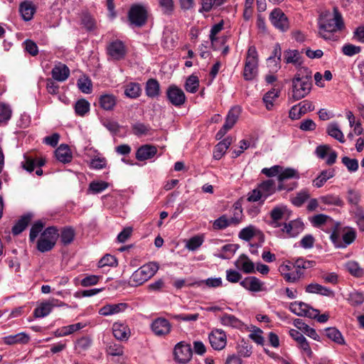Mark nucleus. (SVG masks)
Masks as SVG:
<instances>
[{
  "label": "nucleus",
  "mask_w": 364,
  "mask_h": 364,
  "mask_svg": "<svg viewBox=\"0 0 364 364\" xmlns=\"http://www.w3.org/2000/svg\"><path fill=\"white\" fill-rule=\"evenodd\" d=\"M318 26L320 37L334 41V33L343 28L342 16L336 10L333 16L329 12L322 13L318 19Z\"/></svg>",
  "instance_id": "nucleus-1"
},
{
  "label": "nucleus",
  "mask_w": 364,
  "mask_h": 364,
  "mask_svg": "<svg viewBox=\"0 0 364 364\" xmlns=\"http://www.w3.org/2000/svg\"><path fill=\"white\" fill-rule=\"evenodd\" d=\"M312 87V72L305 67L299 69L292 80L293 97L297 100L306 97Z\"/></svg>",
  "instance_id": "nucleus-2"
},
{
  "label": "nucleus",
  "mask_w": 364,
  "mask_h": 364,
  "mask_svg": "<svg viewBox=\"0 0 364 364\" xmlns=\"http://www.w3.org/2000/svg\"><path fill=\"white\" fill-rule=\"evenodd\" d=\"M158 269L159 264L156 262H149L143 265L132 274L129 284L134 287L141 285L151 278Z\"/></svg>",
  "instance_id": "nucleus-3"
},
{
  "label": "nucleus",
  "mask_w": 364,
  "mask_h": 364,
  "mask_svg": "<svg viewBox=\"0 0 364 364\" xmlns=\"http://www.w3.org/2000/svg\"><path fill=\"white\" fill-rule=\"evenodd\" d=\"M258 71V54L255 46H250L247 50L243 76L246 80H253Z\"/></svg>",
  "instance_id": "nucleus-4"
},
{
  "label": "nucleus",
  "mask_w": 364,
  "mask_h": 364,
  "mask_svg": "<svg viewBox=\"0 0 364 364\" xmlns=\"http://www.w3.org/2000/svg\"><path fill=\"white\" fill-rule=\"evenodd\" d=\"M147 17V9L141 4L132 5L128 13V19L130 23L136 27H141L145 25Z\"/></svg>",
  "instance_id": "nucleus-5"
},
{
  "label": "nucleus",
  "mask_w": 364,
  "mask_h": 364,
  "mask_svg": "<svg viewBox=\"0 0 364 364\" xmlns=\"http://www.w3.org/2000/svg\"><path fill=\"white\" fill-rule=\"evenodd\" d=\"M289 309L294 314L300 316H306L310 318H316L319 311L310 307L308 304L301 301L291 303Z\"/></svg>",
  "instance_id": "nucleus-6"
},
{
  "label": "nucleus",
  "mask_w": 364,
  "mask_h": 364,
  "mask_svg": "<svg viewBox=\"0 0 364 364\" xmlns=\"http://www.w3.org/2000/svg\"><path fill=\"white\" fill-rule=\"evenodd\" d=\"M293 178H299V175L295 169L288 168L282 172L280 171V173H279L278 178H277V179L279 182V184L277 187V190L278 191L286 190L287 191H292L296 186L297 183L296 182H294L292 183V185H287L284 183V181L287 179Z\"/></svg>",
  "instance_id": "nucleus-7"
},
{
  "label": "nucleus",
  "mask_w": 364,
  "mask_h": 364,
  "mask_svg": "<svg viewBox=\"0 0 364 364\" xmlns=\"http://www.w3.org/2000/svg\"><path fill=\"white\" fill-rule=\"evenodd\" d=\"M107 53L112 60H120L126 55V46L122 41H113L108 44L107 47Z\"/></svg>",
  "instance_id": "nucleus-8"
},
{
  "label": "nucleus",
  "mask_w": 364,
  "mask_h": 364,
  "mask_svg": "<svg viewBox=\"0 0 364 364\" xmlns=\"http://www.w3.org/2000/svg\"><path fill=\"white\" fill-rule=\"evenodd\" d=\"M269 20L273 26L281 31H286L289 27L287 16L279 8L274 9L271 12Z\"/></svg>",
  "instance_id": "nucleus-9"
},
{
  "label": "nucleus",
  "mask_w": 364,
  "mask_h": 364,
  "mask_svg": "<svg viewBox=\"0 0 364 364\" xmlns=\"http://www.w3.org/2000/svg\"><path fill=\"white\" fill-rule=\"evenodd\" d=\"M173 353L177 362L186 363L192 358L193 350L191 345L180 342L176 345Z\"/></svg>",
  "instance_id": "nucleus-10"
},
{
  "label": "nucleus",
  "mask_w": 364,
  "mask_h": 364,
  "mask_svg": "<svg viewBox=\"0 0 364 364\" xmlns=\"http://www.w3.org/2000/svg\"><path fill=\"white\" fill-rule=\"evenodd\" d=\"M211 347L215 350H221L226 346L227 336L221 329H214L208 336Z\"/></svg>",
  "instance_id": "nucleus-11"
},
{
  "label": "nucleus",
  "mask_w": 364,
  "mask_h": 364,
  "mask_svg": "<svg viewBox=\"0 0 364 364\" xmlns=\"http://www.w3.org/2000/svg\"><path fill=\"white\" fill-rule=\"evenodd\" d=\"M166 95L168 100L173 105L180 106L186 101L183 91L176 85L170 86L166 91Z\"/></svg>",
  "instance_id": "nucleus-12"
},
{
  "label": "nucleus",
  "mask_w": 364,
  "mask_h": 364,
  "mask_svg": "<svg viewBox=\"0 0 364 364\" xmlns=\"http://www.w3.org/2000/svg\"><path fill=\"white\" fill-rule=\"evenodd\" d=\"M171 323L164 318H158L151 323V329L156 336H165L171 331Z\"/></svg>",
  "instance_id": "nucleus-13"
},
{
  "label": "nucleus",
  "mask_w": 364,
  "mask_h": 364,
  "mask_svg": "<svg viewBox=\"0 0 364 364\" xmlns=\"http://www.w3.org/2000/svg\"><path fill=\"white\" fill-rule=\"evenodd\" d=\"M289 335L297 342L299 347L302 349L309 357L312 356L313 352L310 348L309 342L301 333L297 330L291 329L289 331Z\"/></svg>",
  "instance_id": "nucleus-14"
},
{
  "label": "nucleus",
  "mask_w": 364,
  "mask_h": 364,
  "mask_svg": "<svg viewBox=\"0 0 364 364\" xmlns=\"http://www.w3.org/2000/svg\"><path fill=\"white\" fill-rule=\"evenodd\" d=\"M51 75L53 80L64 82L70 76V69L66 65L58 63L53 68Z\"/></svg>",
  "instance_id": "nucleus-15"
},
{
  "label": "nucleus",
  "mask_w": 364,
  "mask_h": 364,
  "mask_svg": "<svg viewBox=\"0 0 364 364\" xmlns=\"http://www.w3.org/2000/svg\"><path fill=\"white\" fill-rule=\"evenodd\" d=\"M127 308L128 304L126 303L109 304L100 308L99 314L107 316L124 311Z\"/></svg>",
  "instance_id": "nucleus-16"
},
{
  "label": "nucleus",
  "mask_w": 364,
  "mask_h": 364,
  "mask_svg": "<svg viewBox=\"0 0 364 364\" xmlns=\"http://www.w3.org/2000/svg\"><path fill=\"white\" fill-rule=\"evenodd\" d=\"M304 223L301 220H291L288 223L283 224L282 232H286L289 237H296L304 230Z\"/></svg>",
  "instance_id": "nucleus-17"
},
{
  "label": "nucleus",
  "mask_w": 364,
  "mask_h": 364,
  "mask_svg": "<svg viewBox=\"0 0 364 364\" xmlns=\"http://www.w3.org/2000/svg\"><path fill=\"white\" fill-rule=\"evenodd\" d=\"M157 152L156 146L152 145H143L140 146L136 152V158L139 161H145L154 157Z\"/></svg>",
  "instance_id": "nucleus-18"
},
{
  "label": "nucleus",
  "mask_w": 364,
  "mask_h": 364,
  "mask_svg": "<svg viewBox=\"0 0 364 364\" xmlns=\"http://www.w3.org/2000/svg\"><path fill=\"white\" fill-rule=\"evenodd\" d=\"M19 13L25 21L31 20L36 12V6L31 1H23L19 5Z\"/></svg>",
  "instance_id": "nucleus-19"
},
{
  "label": "nucleus",
  "mask_w": 364,
  "mask_h": 364,
  "mask_svg": "<svg viewBox=\"0 0 364 364\" xmlns=\"http://www.w3.org/2000/svg\"><path fill=\"white\" fill-rule=\"evenodd\" d=\"M55 155L56 159L63 164L70 162L73 159L70 149L66 144H60L55 151Z\"/></svg>",
  "instance_id": "nucleus-20"
},
{
  "label": "nucleus",
  "mask_w": 364,
  "mask_h": 364,
  "mask_svg": "<svg viewBox=\"0 0 364 364\" xmlns=\"http://www.w3.org/2000/svg\"><path fill=\"white\" fill-rule=\"evenodd\" d=\"M315 106L312 102L309 100H304L293 106L289 114H307L308 112H313Z\"/></svg>",
  "instance_id": "nucleus-21"
},
{
  "label": "nucleus",
  "mask_w": 364,
  "mask_h": 364,
  "mask_svg": "<svg viewBox=\"0 0 364 364\" xmlns=\"http://www.w3.org/2000/svg\"><path fill=\"white\" fill-rule=\"evenodd\" d=\"M232 142V138L228 136L223 141H220L214 149L213 158L216 160H219L225 154L228 149L230 147Z\"/></svg>",
  "instance_id": "nucleus-22"
},
{
  "label": "nucleus",
  "mask_w": 364,
  "mask_h": 364,
  "mask_svg": "<svg viewBox=\"0 0 364 364\" xmlns=\"http://www.w3.org/2000/svg\"><path fill=\"white\" fill-rule=\"evenodd\" d=\"M114 336L118 340H127L129 336V331L126 325L116 322L112 326Z\"/></svg>",
  "instance_id": "nucleus-23"
},
{
  "label": "nucleus",
  "mask_w": 364,
  "mask_h": 364,
  "mask_svg": "<svg viewBox=\"0 0 364 364\" xmlns=\"http://www.w3.org/2000/svg\"><path fill=\"white\" fill-rule=\"evenodd\" d=\"M220 321L223 326L235 328H241L243 323L234 315L224 314L220 317Z\"/></svg>",
  "instance_id": "nucleus-24"
},
{
  "label": "nucleus",
  "mask_w": 364,
  "mask_h": 364,
  "mask_svg": "<svg viewBox=\"0 0 364 364\" xmlns=\"http://www.w3.org/2000/svg\"><path fill=\"white\" fill-rule=\"evenodd\" d=\"M31 219V214L28 213L23 215L12 228V233L14 235H18L21 233L26 228Z\"/></svg>",
  "instance_id": "nucleus-25"
},
{
  "label": "nucleus",
  "mask_w": 364,
  "mask_h": 364,
  "mask_svg": "<svg viewBox=\"0 0 364 364\" xmlns=\"http://www.w3.org/2000/svg\"><path fill=\"white\" fill-rule=\"evenodd\" d=\"M99 103L105 111H111L116 105V97L111 94H105L100 96Z\"/></svg>",
  "instance_id": "nucleus-26"
},
{
  "label": "nucleus",
  "mask_w": 364,
  "mask_h": 364,
  "mask_svg": "<svg viewBox=\"0 0 364 364\" xmlns=\"http://www.w3.org/2000/svg\"><path fill=\"white\" fill-rule=\"evenodd\" d=\"M58 237V229L55 226H50L43 230L41 234L40 238L55 245Z\"/></svg>",
  "instance_id": "nucleus-27"
},
{
  "label": "nucleus",
  "mask_w": 364,
  "mask_h": 364,
  "mask_svg": "<svg viewBox=\"0 0 364 364\" xmlns=\"http://www.w3.org/2000/svg\"><path fill=\"white\" fill-rule=\"evenodd\" d=\"M280 91L277 89H272L267 92L263 97V102L268 111L272 110L275 100L279 97Z\"/></svg>",
  "instance_id": "nucleus-28"
},
{
  "label": "nucleus",
  "mask_w": 364,
  "mask_h": 364,
  "mask_svg": "<svg viewBox=\"0 0 364 364\" xmlns=\"http://www.w3.org/2000/svg\"><path fill=\"white\" fill-rule=\"evenodd\" d=\"M258 188L264 196V200H266L268 196L274 193L276 191L275 183L272 179L262 182L258 186Z\"/></svg>",
  "instance_id": "nucleus-29"
},
{
  "label": "nucleus",
  "mask_w": 364,
  "mask_h": 364,
  "mask_svg": "<svg viewBox=\"0 0 364 364\" xmlns=\"http://www.w3.org/2000/svg\"><path fill=\"white\" fill-rule=\"evenodd\" d=\"M29 341V336L25 333H19L16 335H11L4 338V341L7 345L15 343H26Z\"/></svg>",
  "instance_id": "nucleus-30"
},
{
  "label": "nucleus",
  "mask_w": 364,
  "mask_h": 364,
  "mask_svg": "<svg viewBox=\"0 0 364 364\" xmlns=\"http://www.w3.org/2000/svg\"><path fill=\"white\" fill-rule=\"evenodd\" d=\"M284 59L286 63H292L294 65L301 64V55L297 50H288L284 53Z\"/></svg>",
  "instance_id": "nucleus-31"
},
{
  "label": "nucleus",
  "mask_w": 364,
  "mask_h": 364,
  "mask_svg": "<svg viewBox=\"0 0 364 364\" xmlns=\"http://www.w3.org/2000/svg\"><path fill=\"white\" fill-rule=\"evenodd\" d=\"M160 85L155 79H149L146 84V94L148 97H155L159 95Z\"/></svg>",
  "instance_id": "nucleus-32"
},
{
  "label": "nucleus",
  "mask_w": 364,
  "mask_h": 364,
  "mask_svg": "<svg viewBox=\"0 0 364 364\" xmlns=\"http://www.w3.org/2000/svg\"><path fill=\"white\" fill-rule=\"evenodd\" d=\"M334 169H328L321 171L320 175L314 181V185L317 188H321L327 181L334 176Z\"/></svg>",
  "instance_id": "nucleus-33"
},
{
  "label": "nucleus",
  "mask_w": 364,
  "mask_h": 364,
  "mask_svg": "<svg viewBox=\"0 0 364 364\" xmlns=\"http://www.w3.org/2000/svg\"><path fill=\"white\" fill-rule=\"evenodd\" d=\"M141 92L140 85L136 82H130L124 87V95L129 98H136Z\"/></svg>",
  "instance_id": "nucleus-34"
},
{
  "label": "nucleus",
  "mask_w": 364,
  "mask_h": 364,
  "mask_svg": "<svg viewBox=\"0 0 364 364\" xmlns=\"http://www.w3.org/2000/svg\"><path fill=\"white\" fill-rule=\"evenodd\" d=\"M75 230L71 227L63 228L60 232V240L64 245L70 244L75 237Z\"/></svg>",
  "instance_id": "nucleus-35"
},
{
  "label": "nucleus",
  "mask_w": 364,
  "mask_h": 364,
  "mask_svg": "<svg viewBox=\"0 0 364 364\" xmlns=\"http://www.w3.org/2000/svg\"><path fill=\"white\" fill-rule=\"evenodd\" d=\"M326 336L338 344H343L345 343L341 333L334 327H329L326 328Z\"/></svg>",
  "instance_id": "nucleus-36"
},
{
  "label": "nucleus",
  "mask_w": 364,
  "mask_h": 364,
  "mask_svg": "<svg viewBox=\"0 0 364 364\" xmlns=\"http://www.w3.org/2000/svg\"><path fill=\"white\" fill-rule=\"evenodd\" d=\"M51 311L52 308L49 300H48L45 302H42L38 307L35 309L33 315L36 318L45 317L48 316Z\"/></svg>",
  "instance_id": "nucleus-37"
},
{
  "label": "nucleus",
  "mask_w": 364,
  "mask_h": 364,
  "mask_svg": "<svg viewBox=\"0 0 364 364\" xmlns=\"http://www.w3.org/2000/svg\"><path fill=\"white\" fill-rule=\"evenodd\" d=\"M348 272L356 277H361L364 275V269L355 261H349L346 264Z\"/></svg>",
  "instance_id": "nucleus-38"
},
{
  "label": "nucleus",
  "mask_w": 364,
  "mask_h": 364,
  "mask_svg": "<svg viewBox=\"0 0 364 364\" xmlns=\"http://www.w3.org/2000/svg\"><path fill=\"white\" fill-rule=\"evenodd\" d=\"M199 87V80L196 75L189 76L185 83V90L191 93H196Z\"/></svg>",
  "instance_id": "nucleus-39"
},
{
  "label": "nucleus",
  "mask_w": 364,
  "mask_h": 364,
  "mask_svg": "<svg viewBox=\"0 0 364 364\" xmlns=\"http://www.w3.org/2000/svg\"><path fill=\"white\" fill-rule=\"evenodd\" d=\"M226 0H201L200 12H209L212 9L223 5Z\"/></svg>",
  "instance_id": "nucleus-40"
},
{
  "label": "nucleus",
  "mask_w": 364,
  "mask_h": 364,
  "mask_svg": "<svg viewBox=\"0 0 364 364\" xmlns=\"http://www.w3.org/2000/svg\"><path fill=\"white\" fill-rule=\"evenodd\" d=\"M45 226V223L42 220L36 221L31 230L29 234V240L33 242L35 241L36 237L38 236L39 233L42 231L43 228Z\"/></svg>",
  "instance_id": "nucleus-41"
},
{
  "label": "nucleus",
  "mask_w": 364,
  "mask_h": 364,
  "mask_svg": "<svg viewBox=\"0 0 364 364\" xmlns=\"http://www.w3.org/2000/svg\"><path fill=\"white\" fill-rule=\"evenodd\" d=\"M162 13L170 16L174 10V3L173 0H157Z\"/></svg>",
  "instance_id": "nucleus-42"
},
{
  "label": "nucleus",
  "mask_w": 364,
  "mask_h": 364,
  "mask_svg": "<svg viewBox=\"0 0 364 364\" xmlns=\"http://www.w3.org/2000/svg\"><path fill=\"white\" fill-rule=\"evenodd\" d=\"M256 228L253 225H249L240 230L239 237L245 241H250L255 236Z\"/></svg>",
  "instance_id": "nucleus-43"
},
{
  "label": "nucleus",
  "mask_w": 364,
  "mask_h": 364,
  "mask_svg": "<svg viewBox=\"0 0 364 364\" xmlns=\"http://www.w3.org/2000/svg\"><path fill=\"white\" fill-rule=\"evenodd\" d=\"M327 133L331 136L338 140L341 143H344L345 140L342 132L338 129L336 124H330L327 127Z\"/></svg>",
  "instance_id": "nucleus-44"
},
{
  "label": "nucleus",
  "mask_w": 364,
  "mask_h": 364,
  "mask_svg": "<svg viewBox=\"0 0 364 364\" xmlns=\"http://www.w3.org/2000/svg\"><path fill=\"white\" fill-rule=\"evenodd\" d=\"M90 103L85 99L77 100L75 104L76 114H87L90 111Z\"/></svg>",
  "instance_id": "nucleus-45"
},
{
  "label": "nucleus",
  "mask_w": 364,
  "mask_h": 364,
  "mask_svg": "<svg viewBox=\"0 0 364 364\" xmlns=\"http://www.w3.org/2000/svg\"><path fill=\"white\" fill-rule=\"evenodd\" d=\"M77 87L81 92L85 94H90L92 92V82L87 77L80 78L77 80Z\"/></svg>",
  "instance_id": "nucleus-46"
},
{
  "label": "nucleus",
  "mask_w": 364,
  "mask_h": 364,
  "mask_svg": "<svg viewBox=\"0 0 364 364\" xmlns=\"http://www.w3.org/2000/svg\"><path fill=\"white\" fill-rule=\"evenodd\" d=\"M321 201L324 204L334 205L337 206H342L343 205V200L336 196L328 195L321 197Z\"/></svg>",
  "instance_id": "nucleus-47"
},
{
  "label": "nucleus",
  "mask_w": 364,
  "mask_h": 364,
  "mask_svg": "<svg viewBox=\"0 0 364 364\" xmlns=\"http://www.w3.org/2000/svg\"><path fill=\"white\" fill-rule=\"evenodd\" d=\"M117 265V259L114 256L111 255H105L98 262V267H103L105 266L109 267H116Z\"/></svg>",
  "instance_id": "nucleus-48"
},
{
  "label": "nucleus",
  "mask_w": 364,
  "mask_h": 364,
  "mask_svg": "<svg viewBox=\"0 0 364 364\" xmlns=\"http://www.w3.org/2000/svg\"><path fill=\"white\" fill-rule=\"evenodd\" d=\"M132 130L135 135H146L151 130V127L149 125H146L143 123L136 122L132 125Z\"/></svg>",
  "instance_id": "nucleus-49"
},
{
  "label": "nucleus",
  "mask_w": 364,
  "mask_h": 364,
  "mask_svg": "<svg viewBox=\"0 0 364 364\" xmlns=\"http://www.w3.org/2000/svg\"><path fill=\"white\" fill-rule=\"evenodd\" d=\"M309 194L307 191H301L296 194L295 197L291 198V203L297 206H301L309 198Z\"/></svg>",
  "instance_id": "nucleus-50"
},
{
  "label": "nucleus",
  "mask_w": 364,
  "mask_h": 364,
  "mask_svg": "<svg viewBox=\"0 0 364 364\" xmlns=\"http://www.w3.org/2000/svg\"><path fill=\"white\" fill-rule=\"evenodd\" d=\"M355 231L352 228L347 229L342 235L343 245H345V247H347L355 240Z\"/></svg>",
  "instance_id": "nucleus-51"
},
{
  "label": "nucleus",
  "mask_w": 364,
  "mask_h": 364,
  "mask_svg": "<svg viewBox=\"0 0 364 364\" xmlns=\"http://www.w3.org/2000/svg\"><path fill=\"white\" fill-rule=\"evenodd\" d=\"M247 200L250 202H257L259 201L261 204H263L265 200L264 196L260 191L259 188H255L250 192L247 195Z\"/></svg>",
  "instance_id": "nucleus-52"
},
{
  "label": "nucleus",
  "mask_w": 364,
  "mask_h": 364,
  "mask_svg": "<svg viewBox=\"0 0 364 364\" xmlns=\"http://www.w3.org/2000/svg\"><path fill=\"white\" fill-rule=\"evenodd\" d=\"M342 163L350 172H355L358 169V161L355 159H350L348 156H343L342 158Z\"/></svg>",
  "instance_id": "nucleus-53"
},
{
  "label": "nucleus",
  "mask_w": 364,
  "mask_h": 364,
  "mask_svg": "<svg viewBox=\"0 0 364 364\" xmlns=\"http://www.w3.org/2000/svg\"><path fill=\"white\" fill-rule=\"evenodd\" d=\"M55 244L39 237L36 243V248L41 252H46L50 251L55 247Z\"/></svg>",
  "instance_id": "nucleus-54"
},
{
  "label": "nucleus",
  "mask_w": 364,
  "mask_h": 364,
  "mask_svg": "<svg viewBox=\"0 0 364 364\" xmlns=\"http://www.w3.org/2000/svg\"><path fill=\"white\" fill-rule=\"evenodd\" d=\"M108 183L105 181H92L90 183L89 188L92 193H98L108 187Z\"/></svg>",
  "instance_id": "nucleus-55"
},
{
  "label": "nucleus",
  "mask_w": 364,
  "mask_h": 364,
  "mask_svg": "<svg viewBox=\"0 0 364 364\" xmlns=\"http://www.w3.org/2000/svg\"><path fill=\"white\" fill-rule=\"evenodd\" d=\"M315 264L314 261L304 260V259H297L294 262V267L296 270L301 271V269H309Z\"/></svg>",
  "instance_id": "nucleus-56"
},
{
  "label": "nucleus",
  "mask_w": 364,
  "mask_h": 364,
  "mask_svg": "<svg viewBox=\"0 0 364 364\" xmlns=\"http://www.w3.org/2000/svg\"><path fill=\"white\" fill-rule=\"evenodd\" d=\"M361 48L360 46H354L353 44H345L342 48V52L347 56H353L360 52Z\"/></svg>",
  "instance_id": "nucleus-57"
},
{
  "label": "nucleus",
  "mask_w": 364,
  "mask_h": 364,
  "mask_svg": "<svg viewBox=\"0 0 364 364\" xmlns=\"http://www.w3.org/2000/svg\"><path fill=\"white\" fill-rule=\"evenodd\" d=\"M223 28V21H221L218 23H216L213 26V27L210 29V39L211 41L212 46L214 47V43L218 40V38L215 37V36L222 31Z\"/></svg>",
  "instance_id": "nucleus-58"
},
{
  "label": "nucleus",
  "mask_w": 364,
  "mask_h": 364,
  "mask_svg": "<svg viewBox=\"0 0 364 364\" xmlns=\"http://www.w3.org/2000/svg\"><path fill=\"white\" fill-rule=\"evenodd\" d=\"M228 226H230V223L228 217L225 215L220 216L213 223V228L215 230L225 229Z\"/></svg>",
  "instance_id": "nucleus-59"
},
{
  "label": "nucleus",
  "mask_w": 364,
  "mask_h": 364,
  "mask_svg": "<svg viewBox=\"0 0 364 364\" xmlns=\"http://www.w3.org/2000/svg\"><path fill=\"white\" fill-rule=\"evenodd\" d=\"M203 243V239L199 236L191 237L186 243V247L192 251L198 249Z\"/></svg>",
  "instance_id": "nucleus-60"
},
{
  "label": "nucleus",
  "mask_w": 364,
  "mask_h": 364,
  "mask_svg": "<svg viewBox=\"0 0 364 364\" xmlns=\"http://www.w3.org/2000/svg\"><path fill=\"white\" fill-rule=\"evenodd\" d=\"M242 278V274L234 269H229L226 270V279L231 283H237Z\"/></svg>",
  "instance_id": "nucleus-61"
},
{
  "label": "nucleus",
  "mask_w": 364,
  "mask_h": 364,
  "mask_svg": "<svg viewBox=\"0 0 364 364\" xmlns=\"http://www.w3.org/2000/svg\"><path fill=\"white\" fill-rule=\"evenodd\" d=\"M107 352L110 355H121L123 354V348L118 343H110L107 348Z\"/></svg>",
  "instance_id": "nucleus-62"
},
{
  "label": "nucleus",
  "mask_w": 364,
  "mask_h": 364,
  "mask_svg": "<svg viewBox=\"0 0 364 364\" xmlns=\"http://www.w3.org/2000/svg\"><path fill=\"white\" fill-rule=\"evenodd\" d=\"M24 159L25 161L22 162V167L27 171L32 172L36 167V159L27 156H25Z\"/></svg>",
  "instance_id": "nucleus-63"
},
{
  "label": "nucleus",
  "mask_w": 364,
  "mask_h": 364,
  "mask_svg": "<svg viewBox=\"0 0 364 364\" xmlns=\"http://www.w3.org/2000/svg\"><path fill=\"white\" fill-rule=\"evenodd\" d=\"M82 23L88 31H92L96 27L95 19L89 15H84L82 16Z\"/></svg>",
  "instance_id": "nucleus-64"
}]
</instances>
